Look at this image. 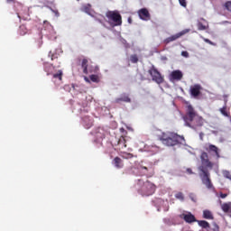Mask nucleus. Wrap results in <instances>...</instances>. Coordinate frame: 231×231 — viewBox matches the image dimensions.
<instances>
[{
	"mask_svg": "<svg viewBox=\"0 0 231 231\" xmlns=\"http://www.w3.org/2000/svg\"><path fill=\"white\" fill-rule=\"evenodd\" d=\"M183 120L187 127H190L191 129H196L203 125V117L198 115L192 105L187 106Z\"/></svg>",
	"mask_w": 231,
	"mask_h": 231,
	"instance_id": "obj_1",
	"label": "nucleus"
},
{
	"mask_svg": "<svg viewBox=\"0 0 231 231\" xmlns=\"http://www.w3.org/2000/svg\"><path fill=\"white\" fill-rule=\"evenodd\" d=\"M159 140L167 145V147H174V145H185V137L183 135H179L174 132L162 133L159 136Z\"/></svg>",
	"mask_w": 231,
	"mask_h": 231,
	"instance_id": "obj_2",
	"label": "nucleus"
},
{
	"mask_svg": "<svg viewBox=\"0 0 231 231\" xmlns=\"http://www.w3.org/2000/svg\"><path fill=\"white\" fill-rule=\"evenodd\" d=\"M138 185H142L138 189L141 196H152L156 192V185L149 180L143 182V180H139Z\"/></svg>",
	"mask_w": 231,
	"mask_h": 231,
	"instance_id": "obj_3",
	"label": "nucleus"
},
{
	"mask_svg": "<svg viewBox=\"0 0 231 231\" xmlns=\"http://www.w3.org/2000/svg\"><path fill=\"white\" fill-rule=\"evenodd\" d=\"M199 178L201 182L208 190H216L212 180L210 179V171L204 170L203 167H199Z\"/></svg>",
	"mask_w": 231,
	"mask_h": 231,
	"instance_id": "obj_4",
	"label": "nucleus"
},
{
	"mask_svg": "<svg viewBox=\"0 0 231 231\" xmlns=\"http://www.w3.org/2000/svg\"><path fill=\"white\" fill-rule=\"evenodd\" d=\"M106 17L108 19L110 26H122V14L118 11H107Z\"/></svg>",
	"mask_w": 231,
	"mask_h": 231,
	"instance_id": "obj_5",
	"label": "nucleus"
},
{
	"mask_svg": "<svg viewBox=\"0 0 231 231\" xmlns=\"http://www.w3.org/2000/svg\"><path fill=\"white\" fill-rule=\"evenodd\" d=\"M200 162L201 165L199 167H203L204 171H208V169L211 171V169H214V162H210V159H208V153L207 152H201Z\"/></svg>",
	"mask_w": 231,
	"mask_h": 231,
	"instance_id": "obj_6",
	"label": "nucleus"
},
{
	"mask_svg": "<svg viewBox=\"0 0 231 231\" xmlns=\"http://www.w3.org/2000/svg\"><path fill=\"white\" fill-rule=\"evenodd\" d=\"M139 171H143L145 176H152L154 174V164L152 162H142L138 166Z\"/></svg>",
	"mask_w": 231,
	"mask_h": 231,
	"instance_id": "obj_7",
	"label": "nucleus"
},
{
	"mask_svg": "<svg viewBox=\"0 0 231 231\" xmlns=\"http://www.w3.org/2000/svg\"><path fill=\"white\" fill-rule=\"evenodd\" d=\"M148 73L152 77L153 82H156V84H163V76H162V73L158 71V69L154 67V65L149 69Z\"/></svg>",
	"mask_w": 231,
	"mask_h": 231,
	"instance_id": "obj_8",
	"label": "nucleus"
},
{
	"mask_svg": "<svg viewBox=\"0 0 231 231\" xmlns=\"http://www.w3.org/2000/svg\"><path fill=\"white\" fill-rule=\"evenodd\" d=\"M44 69L47 73V75H52L53 79H58V80H62V76L64 73L62 72V69H59L56 73H53L51 69H54L53 67H48L45 66Z\"/></svg>",
	"mask_w": 231,
	"mask_h": 231,
	"instance_id": "obj_9",
	"label": "nucleus"
},
{
	"mask_svg": "<svg viewBox=\"0 0 231 231\" xmlns=\"http://www.w3.org/2000/svg\"><path fill=\"white\" fill-rule=\"evenodd\" d=\"M205 151L209 152V154H215L217 157V160H219L221 158V155L219 154V148L214 144H208L205 146Z\"/></svg>",
	"mask_w": 231,
	"mask_h": 231,
	"instance_id": "obj_10",
	"label": "nucleus"
},
{
	"mask_svg": "<svg viewBox=\"0 0 231 231\" xmlns=\"http://www.w3.org/2000/svg\"><path fill=\"white\" fill-rule=\"evenodd\" d=\"M49 57H51V60H56V62L48 66V68H60V61H59V53L57 52H49Z\"/></svg>",
	"mask_w": 231,
	"mask_h": 231,
	"instance_id": "obj_11",
	"label": "nucleus"
},
{
	"mask_svg": "<svg viewBox=\"0 0 231 231\" xmlns=\"http://www.w3.org/2000/svg\"><path fill=\"white\" fill-rule=\"evenodd\" d=\"M203 88L199 84H195L194 86L190 87L189 93L191 97H194V98L199 97L201 95V90Z\"/></svg>",
	"mask_w": 231,
	"mask_h": 231,
	"instance_id": "obj_12",
	"label": "nucleus"
},
{
	"mask_svg": "<svg viewBox=\"0 0 231 231\" xmlns=\"http://www.w3.org/2000/svg\"><path fill=\"white\" fill-rule=\"evenodd\" d=\"M138 15L142 21H151V14L147 8H142L138 11Z\"/></svg>",
	"mask_w": 231,
	"mask_h": 231,
	"instance_id": "obj_13",
	"label": "nucleus"
},
{
	"mask_svg": "<svg viewBox=\"0 0 231 231\" xmlns=\"http://www.w3.org/2000/svg\"><path fill=\"white\" fill-rule=\"evenodd\" d=\"M183 72L181 70H173L170 75V80H181Z\"/></svg>",
	"mask_w": 231,
	"mask_h": 231,
	"instance_id": "obj_14",
	"label": "nucleus"
},
{
	"mask_svg": "<svg viewBox=\"0 0 231 231\" xmlns=\"http://www.w3.org/2000/svg\"><path fill=\"white\" fill-rule=\"evenodd\" d=\"M182 35H185V32H179L177 34H173L164 40L165 44H169V42H172L174 41H177V39H180V37H182Z\"/></svg>",
	"mask_w": 231,
	"mask_h": 231,
	"instance_id": "obj_15",
	"label": "nucleus"
},
{
	"mask_svg": "<svg viewBox=\"0 0 231 231\" xmlns=\"http://www.w3.org/2000/svg\"><path fill=\"white\" fill-rule=\"evenodd\" d=\"M116 104H121V102L131 103V98L127 94H122L120 97L116 98Z\"/></svg>",
	"mask_w": 231,
	"mask_h": 231,
	"instance_id": "obj_16",
	"label": "nucleus"
},
{
	"mask_svg": "<svg viewBox=\"0 0 231 231\" xmlns=\"http://www.w3.org/2000/svg\"><path fill=\"white\" fill-rule=\"evenodd\" d=\"M183 219L184 221H186V223H196V217H194V215H192L191 213H188V214H183Z\"/></svg>",
	"mask_w": 231,
	"mask_h": 231,
	"instance_id": "obj_17",
	"label": "nucleus"
},
{
	"mask_svg": "<svg viewBox=\"0 0 231 231\" xmlns=\"http://www.w3.org/2000/svg\"><path fill=\"white\" fill-rule=\"evenodd\" d=\"M113 165L116 168V169H122L124 168V161H122L120 159V157H116L113 162H112Z\"/></svg>",
	"mask_w": 231,
	"mask_h": 231,
	"instance_id": "obj_18",
	"label": "nucleus"
},
{
	"mask_svg": "<svg viewBox=\"0 0 231 231\" xmlns=\"http://www.w3.org/2000/svg\"><path fill=\"white\" fill-rule=\"evenodd\" d=\"M118 149H125L127 147L125 137L121 136L117 141Z\"/></svg>",
	"mask_w": 231,
	"mask_h": 231,
	"instance_id": "obj_19",
	"label": "nucleus"
},
{
	"mask_svg": "<svg viewBox=\"0 0 231 231\" xmlns=\"http://www.w3.org/2000/svg\"><path fill=\"white\" fill-rule=\"evenodd\" d=\"M221 208L225 214H231V202L223 203Z\"/></svg>",
	"mask_w": 231,
	"mask_h": 231,
	"instance_id": "obj_20",
	"label": "nucleus"
},
{
	"mask_svg": "<svg viewBox=\"0 0 231 231\" xmlns=\"http://www.w3.org/2000/svg\"><path fill=\"white\" fill-rule=\"evenodd\" d=\"M88 59H83L82 61H81V68H82L83 73L85 75H88Z\"/></svg>",
	"mask_w": 231,
	"mask_h": 231,
	"instance_id": "obj_21",
	"label": "nucleus"
},
{
	"mask_svg": "<svg viewBox=\"0 0 231 231\" xmlns=\"http://www.w3.org/2000/svg\"><path fill=\"white\" fill-rule=\"evenodd\" d=\"M203 217L204 219H214V215H212V211L205 209L203 211Z\"/></svg>",
	"mask_w": 231,
	"mask_h": 231,
	"instance_id": "obj_22",
	"label": "nucleus"
},
{
	"mask_svg": "<svg viewBox=\"0 0 231 231\" xmlns=\"http://www.w3.org/2000/svg\"><path fill=\"white\" fill-rule=\"evenodd\" d=\"M122 158H124V160H131L132 158H134V155L133 153L130 152H123L121 153Z\"/></svg>",
	"mask_w": 231,
	"mask_h": 231,
	"instance_id": "obj_23",
	"label": "nucleus"
},
{
	"mask_svg": "<svg viewBox=\"0 0 231 231\" xmlns=\"http://www.w3.org/2000/svg\"><path fill=\"white\" fill-rule=\"evenodd\" d=\"M198 223L202 228H210V224L206 220H199Z\"/></svg>",
	"mask_w": 231,
	"mask_h": 231,
	"instance_id": "obj_24",
	"label": "nucleus"
},
{
	"mask_svg": "<svg viewBox=\"0 0 231 231\" xmlns=\"http://www.w3.org/2000/svg\"><path fill=\"white\" fill-rule=\"evenodd\" d=\"M219 111H220L221 115H223V116H226L227 118H231L230 113H228L226 111V106H225L222 108H220Z\"/></svg>",
	"mask_w": 231,
	"mask_h": 231,
	"instance_id": "obj_25",
	"label": "nucleus"
},
{
	"mask_svg": "<svg viewBox=\"0 0 231 231\" xmlns=\"http://www.w3.org/2000/svg\"><path fill=\"white\" fill-rule=\"evenodd\" d=\"M19 33L20 35H26L28 33V29L25 25H21L19 28Z\"/></svg>",
	"mask_w": 231,
	"mask_h": 231,
	"instance_id": "obj_26",
	"label": "nucleus"
},
{
	"mask_svg": "<svg viewBox=\"0 0 231 231\" xmlns=\"http://www.w3.org/2000/svg\"><path fill=\"white\" fill-rule=\"evenodd\" d=\"M36 44L38 48H41V46H42V34H38L37 38H36Z\"/></svg>",
	"mask_w": 231,
	"mask_h": 231,
	"instance_id": "obj_27",
	"label": "nucleus"
},
{
	"mask_svg": "<svg viewBox=\"0 0 231 231\" xmlns=\"http://www.w3.org/2000/svg\"><path fill=\"white\" fill-rule=\"evenodd\" d=\"M198 30L203 31V30H207L208 28V25L203 24V23L199 22L198 24Z\"/></svg>",
	"mask_w": 231,
	"mask_h": 231,
	"instance_id": "obj_28",
	"label": "nucleus"
},
{
	"mask_svg": "<svg viewBox=\"0 0 231 231\" xmlns=\"http://www.w3.org/2000/svg\"><path fill=\"white\" fill-rule=\"evenodd\" d=\"M89 79L91 82H100V79H98V75L92 74L89 76Z\"/></svg>",
	"mask_w": 231,
	"mask_h": 231,
	"instance_id": "obj_29",
	"label": "nucleus"
},
{
	"mask_svg": "<svg viewBox=\"0 0 231 231\" xmlns=\"http://www.w3.org/2000/svg\"><path fill=\"white\" fill-rule=\"evenodd\" d=\"M176 199H180V201H184L185 200V196L181 192H178L175 195Z\"/></svg>",
	"mask_w": 231,
	"mask_h": 231,
	"instance_id": "obj_30",
	"label": "nucleus"
},
{
	"mask_svg": "<svg viewBox=\"0 0 231 231\" xmlns=\"http://www.w3.org/2000/svg\"><path fill=\"white\" fill-rule=\"evenodd\" d=\"M222 174H223L224 178H226L227 180H231L230 171L225 170V171H222Z\"/></svg>",
	"mask_w": 231,
	"mask_h": 231,
	"instance_id": "obj_31",
	"label": "nucleus"
},
{
	"mask_svg": "<svg viewBox=\"0 0 231 231\" xmlns=\"http://www.w3.org/2000/svg\"><path fill=\"white\" fill-rule=\"evenodd\" d=\"M130 60L133 64H136V62H138V56H136V54L132 55L130 57Z\"/></svg>",
	"mask_w": 231,
	"mask_h": 231,
	"instance_id": "obj_32",
	"label": "nucleus"
},
{
	"mask_svg": "<svg viewBox=\"0 0 231 231\" xmlns=\"http://www.w3.org/2000/svg\"><path fill=\"white\" fill-rule=\"evenodd\" d=\"M83 10L84 12H86V14H89V12H91V5H87L83 6Z\"/></svg>",
	"mask_w": 231,
	"mask_h": 231,
	"instance_id": "obj_33",
	"label": "nucleus"
},
{
	"mask_svg": "<svg viewBox=\"0 0 231 231\" xmlns=\"http://www.w3.org/2000/svg\"><path fill=\"white\" fill-rule=\"evenodd\" d=\"M189 197L191 199V201H193L194 203H196V201H198V197L196 196V194L189 193Z\"/></svg>",
	"mask_w": 231,
	"mask_h": 231,
	"instance_id": "obj_34",
	"label": "nucleus"
},
{
	"mask_svg": "<svg viewBox=\"0 0 231 231\" xmlns=\"http://www.w3.org/2000/svg\"><path fill=\"white\" fill-rule=\"evenodd\" d=\"M225 7L226 10H228V12H231V1L226 2Z\"/></svg>",
	"mask_w": 231,
	"mask_h": 231,
	"instance_id": "obj_35",
	"label": "nucleus"
},
{
	"mask_svg": "<svg viewBox=\"0 0 231 231\" xmlns=\"http://www.w3.org/2000/svg\"><path fill=\"white\" fill-rule=\"evenodd\" d=\"M180 6L187 8V0H179Z\"/></svg>",
	"mask_w": 231,
	"mask_h": 231,
	"instance_id": "obj_36",
	"label": "nucleus"
},
{
	"mask_svg": "<svg viewBox=\"0 0 231 231\" xmlns=\"http://www.w3.org/2000/svg\"><path fill=\"white\" fill-rule=\"evenodd\" d=\"M212 231H219V226H217V224H213Z\"/></svg>",
	"mask_w": 231,
	"mask_h": 231,
	"instance_id": "obj_37",
	"label": "nucleus"
},
{
	"mask_svg": "<svg viewBox=\"0 0 231 231\" xmlns=\"http://www.w3.org/2000/svg\"><path fill=\"white\" fill-rule=\"evenodd\" d=\"M51 12H52L53 14H55L56 17H59V16L60 15V14L59 13L58 10H55V9H51Z\"/></svg>",
	"mask_w": 231,
	"mask_h": 231,
	"instance_id": "obj_38",
	"label": "nucleus"
},
{
	"mask_svg": "<svg viewBox=\"0 0 231 231\" xmlns=\"http://www.w3.org/2000/svg\"><path fill=\"white\" fill-rule=\"evenodd\" d=\"M182 57H185L186 59L189 58V52L187 51H183L181 52Z\"/></svg>",
	"mask_w": 231,
	"mask_h": 231,
	"instance_id": "obj_39",
	"label": "nucleus"
},
{
	"mask_svg": "<svg viewBox=\"0 0 231 231\" xmlns=\"http://www.w3.org/2000/svg\"><path fill=\"white\" fill-rule=\"evenodd\" d=\"M97 138H101V140H103V138H106V134H102L101 135L99 134V133L97 134Z\"/></svg>",
	"mask_w": 231,
	"mask_h": 231,
	"instance_id": "obj_40",
	"label": "nucleus"
},
{
	"mask_svg": "<svg viewBox=\"0 0 231 231\" xmlns=\"http://www.w3.org/2000/svg\"><path fill=\"white\" fill-rule=\"evenodd\" d=\"M204 41H205V42H208V44H211V46H214V42H212V41H210L208 39H205Z\"/></svg>",
	"mask_w": 231,
	"mask_h": 231,
	"instance_id": "obj_41",
	"label": "nucleus"
},
{
	"mask_svg": "<svg viewBox=\"0 0 231 231\" xmlns=\"http://www.w3.org/2000/svg\"><path fill=\"white\" fill-rule=\"evenodd\" d=\"M227 196H228V194H226V193H220V198L222 199H225V198H226Z\"/></svg>",
	"mask_w": 231,
	"mask_h": 231,
	"instance_id": "obj_42",
	"label": "nucleus"
},
{
	"mask_svg": "<svg viewBox=\"0 0 231 231\" xmlns=\"http://www.w3.org/2000/svg\"><path fill=\"white\" fill-rule=\"evenodd\" d=\"M187 172H188L189 174H192V169L188 168V169H187Z\"/></svg>",
	"mask_w": 231,
	"mask_h": 231,
	"instance_id": "obj_43",
	"label": "nucleus"
},
{
	"mask_svg": "<svg viewBox=\"0 0 231 231\" xmlns=\"http://www.w3.org/2000/svg\"><path fill=\"white\" fill-rule=\"evenodd\" d=\"M84 80H85V82H88V83L90 82V81H89V79H88V77H85V78H84Z\"/></svg>",
	"mask_w": 231,
	"mask_h": 231,
	"instance_id": "obj_44",
	"label": "nucleus"
},
{
	"mask_svg": "<svg viewBox=\"0 0 231 231\" xmlns=\"http://www.w3.org/2000/svg\"><path fill=\"white\" fill-rule=\"evenodd\" d=\"M128 23H129V24H131V23H133V19L131 17L128 18Z\"/></svg>",
	"mask_w": 231,
	"mask_h": 231,
	"instance_id": "obj_45",
	"label": "nucleus"
},
{
	"mask_svg": "<svg viewBox=\"0 0 231 231\" xmlns=\"http://www.w3.org/2000/svg\"><path fill=\"white\" fill-rule=\"evenodd\" d=\"M7 3H15V0H6Z\"/></svg>",
	"mask_w": 231,
	"mask_h": 231,
	"instance_id": "obj_46",
	"label": "nucleus"
},
{
	"mask_svg": "<svg viewBox=\"0 0 231 231\" xmlns=\"http://www.w3.org/2000/svg\"><path fill=\"white\" fill-rule=\"evenodd\" d=\"M202 21H205V19H204V18H202Z\"/></svg>",
	"mask_w": 231,
	"mask_h": 231,
	"instance_id": "obj_47",
	"label": "nucleus"
}]
</instances>
